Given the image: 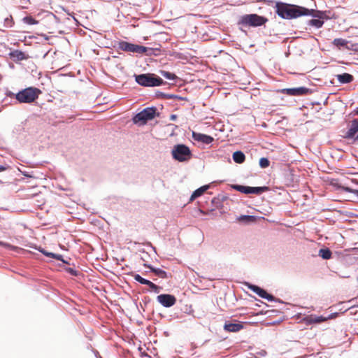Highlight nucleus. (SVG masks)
<instances>
[{
	"label": "nucleus",
	"instance_id": "f257e3e1",
	"mask_svg": "<svg viewBox=\"0 0 358 358\" xmlns=\"http://www.w3.org/2000/svg\"><path fill=\"white\" fill-rule=\"evenodd\" d=\"M277 14L283 19L296 18L302 15H312L314 10H309L306 8L291 5L282 2H278L275 5Z\"/></svg>",
	"mask_w": 358,
	"mask_h": 358
},
{
	"label": "nucleus",
	"instance_id": "f03ea898",
	"mask_svg": "<svg viewBox=\"0 0 358 358\" xmlns=\"http://www.w3.org/2000/svg\"><path fill=\"white\" fill-rule=\"evenodd\" d=\"M172 157L179 162H187L192 157V153L184 144L175 145L171 150Z\"/></svg>",
	"mask_w": 358,
	"mask_h": 358
},
{
	"label": "nucleus",
	"instance_id": "7ed1b4c3",
	"mask_svg": "<svg viewBox=\"0 0 358 358\" xmlns=\"http://www.w3.org/2000/svg\"><path fill=\"white\" fill-rule=\"evenodd\" d=\"M41 93V90L36 87H27L15 94V99L20 103H30L38 99Z\"/></svg>",
	"mask_w": 358,
	"mask_h": 358
},
{
	"label": "nucleus",
	"instance_id": "20e7f679",
	"mask_svg": "<svg viewBox=\"0 0 358 358\" xmlns=\"http://www.w3.org/2000/svg\"><path fill=\"white\" fill-rule=\"evenodd\" d=\"M159 114L155 107H148L137 113L133 117V122L140 126L145 124L148 121L153 120Z\"/></svg>",
	"mask_w": 358,
	"mask_h": 358
},
{
	"label": "nucleus",
	"instance_id": "39448f33",
	"mask_svg": "<svg viewBox=\"0 0 358 358\" xmlns=\"http://www.w3.org/2000/svg\"><path fill=\"white\" fill-rule=\"evenodd\" d=\"M136 82L143 87L159 86L163 83V80L155 74L143 73L135 75Z\"/></svg>",
	"mask_w": 358,
	"mask_h": 358
},
{
	"label": "nucleus",
	"instance_id": "423d86ee",
	"mask_svg": "<svg viewBox=\"0 0 358 358\" xmlns=\"http://www.w3.org/2000/svg\"><path fill=\"white\" fill-rule=\"evenodd\" d=\"M267 18L257 14H247L241 17L240 24L245 26L259 27L264 24Z\"/></svg>",
	"mask_w": 358,
	"mask_h": 358
},
{
	"label": "nucleus",
	"instance_id": "0eeeda50",
	"mask_svg": "<svg viewBox=\"0 0 358 358\" xmlns=\"http://www.w3.org/2000/svg\"><path fill=\"white\" fill-rule=\"evenodd\" d=\"M117 48L120 50L124 52L137 54H143L145 53L148 50H150V49L148 48L134 43H130L124 41H120L118 43Z\"/></svg>",
	"mask_w": 358,
	"mask_h": 358
},
{
	"label": "nucleus",
	"instance_id": "6e6552de",
	"mask_svg": "<svg viewBox=\"0 0 358 358\" xmlns=\"http://www.w3.org/2000/svg\"><path fill=\"white\" fill-rule=\"evenodd\" d=\"M231 187L234 189H236L241 193L245 194H261L267 190L268 187H249V186H243L241 185H233Z\"/></svg>",
	"mask_w": 358,
	"mask_h": 358
},
{
	"label": "nucleus",
	"instance_id": "1a4fd4ad",
	"mask_svg": "<svg viewBox=\"0 0 358 358\" xmlns=\"http://www.w3.org/2000/svg\"><path fill=\"white\" fill-rule=\"evenodd\" d=\"M246 285L251 291L257 294L259 296L262 297V299H266L268 301H274V296L267 293L266 290L263 289L262 288L250 283H246Z\"/></svg>",
	"mask_w": 358,
	"mask_h": 358
},
{
	"label": "nucleus",
	"instance_id": "9d476101",
	"mask_svg": "<svg viewBox=\"0 0 358 358\" xmlns=\"http://www.w3.org/2000/svg\"><path fill=\"white\" fill-rule=\"evenodd\" d=\"M157 300L160 304L166 308L173 306L176 302V297L173 295L168 294L158 295Z\"/></svg>",
	"mask_w": 358,
	"mask_h": 358
},
{
	"label": "nucleus",
	"instance_id": "9b49d317",
	"mask_svg": "<svg viewBox=\"0 0 358 358\" xmlns=\"http://www.w3.org/2000/svg\"><path fill=\"white\" fill-rule=\"evenodd\" d=\"M333 44L338 48L343 47L349 50L358 51L357 43H351L343 38H335L333 41Z\"/></svg>",
	"mask_w": 358,
	"mask_h": 358
},
{
	"label": "nucleus",
	"instance_id": "f8f14e48",
	"mask_svg": "<svg viewBox=\"0 0 358 358\" xmlns=\"http://www.w3.org/2000/svg\"><path fill=\"white\" fill-rule=\"evenodd\" d=\"M282 94H286L289 96H301L306 94L309 92V89L305 87H299L295 88H285L280 91Z\"/></svg>",
	"mask_w": 358,
	"mask_h": 358
},
{
	"label": "nucleus",
	"instance_id": "ddd939ff",
	"mask_svg": "<svg viewBox=\"0 0 358 358\" xmlns=\"http://www.w3.org/2000/svg\"><path fill=\"white\" fill-rule=\"evenodd\" d=\"M337 316V313H332L328 316H317L315 315H310L306 317V321L309 324L321 323L329 319H334Z\"/></svg>",
	"mask_w": 358,
	"mask_h": 358
},
{
	"label": "nucleus",
	"instance_id": "4468645a",
	"mask_svg": "<svg viewBox=\"0 0 358 358\" xmlns=\"http://www.w3.org/2000/svg\"><path fill=\"white\" fill-rule=\"evenodd\" d=\"M192 137L194 141L201 142L206 145H208L213 141V138L212 136L201 133L193 132Z\"/></svg>",
	"mask_w": 358,
	"mask_h": 358
},
{
	"label": "nucleus",
	"instance_id": "2eb2a0df",
	"mask_svg": "<svg viewBox=\"0 0 358 358\" xmlns=\"http://www.w3.org/2000/svg\"><path fill=\"white\" fill-rule=\"evenodd\" d=\"M134 278L135 280H136L141 284L148 285L150 287V289H152L154 292L157 293L159 292V287L157 285H156L151 281L142 278L139 274L134 275Z\"/></svg>",
	"mask_w": 358,
	"mask_h": 358
},
{
	"label": "nucleus",
	"instance_id": "dca6fc26",
	"mask_svg": "<svg viewBox=\"0 0 358 358\" xmlns=\"http://www.w3.org/2000/svg\"><path fill=\"white\" fill-rule=\"evenodd\" d=\"M315 13V11L313 13H312L311 15L315 17H318L319 19L310 20L308 22V24L311 25L313 27H315L316 28H320L322 27V25L324 24V21L320 20V18L322 16V13H321L320 11H317L316 13Z\"/></svg>",
	"mask_w": 358,
	"mask_h": 358
},
{
	"label": "nucleus",
	"instance_id": "f3484780",
	"mask_svg": "<svg viewBox=\"0 0 358 358\" xmlns=\"http://www.w3.org/2000/svg\"><path fill=\"white\" fill-rule=\"evenodd\" d=\"M243 329L242 322L229 323L226 322L224 326V329L229 332H238Z\"/></svg>",
	"mask_w": 358,
	"mask_h": 358
},
{
	"label": "nucleus",
	"instance_id": "a211bd4d",
	"mask_svg": "<svg viewBox=\"0 0 358 358\" xmlns=\"http://www.w3.org/2000/svg\"><path fill=\"white\" fill-rule=\"evenodd\" d=\"M9 55L14 62L27 59L29 57L24 52L17 50L10 52Z\"/></svg>",
	"mask_w": 358,
	"mask_h": 358
},
{
	"label": "nucleus",
	"instance_id": "6ab92c4d",
	"mask_svg": "<svg viewBox=\"0 0 358 358\" xmlns=\"http://www.w3.org/2000/svg\"><path fill=\"white\" fill-rule=\"evenodd\" d=\"M358 132V119L352 121L350 127L346 133V137L352 138Z\"/></svg>",
	"mask_w": 358,
	"mask_h": 358
},
{
	"label": "nucleus",
	"instance_id": "aec40b11",
	"mask_svg": "<svg viewBox=\"0 0 358 358\" xmlns=\"http://www.w3.org/2000/svg\"><path fill=\"white\" fill-rule=\"evenodd\" d=\"M337 80L341 83H350L353 80V76L349 73H344L336 76Z\"/></svg>",
	"mask_w": 358,
	"mask_h": 358
},
{
	"label": "nucleus",
	"instance_id": "412c9836",
	"mask_svg": "<svg viewBox=\"0 0 358 358\" xmlns=\"http://www.w3.org/2000/svg\"><path fill=\"white\" fill-rule=\"evenodd\" d=\"M208 185H204L195 190L190 197V201H192L195 199L201 196L208 189Z\"/></svg>",
	"mask_w": 358,
	"mask_h": 358
},
{
	"label": "nucleus",
	"instance_id": "4be33fe9",
	"mask_svg": "<svg viewBox=\"0 0 358 358\" xmlns=\"http://www.w3.org/2000/svg\"><path fill=\"white\" fill-rule=\"evenodd\" d=\"M233 159L236 163L242 164L245 162V156L241 151H236L233 153Z\"/></svg>",
	"mask_w": 358,
	"mask_h": 358
},
{
	"label": "nucleus",
	"instance_id": "5701e85b",
	"mask_svg": "<svg viewBox=\"0 0 358 358\" xmlns=\"http://www.w3.org/2000/svg\"><path fill=\"white\" fill-rule=\"evenodd\" d=\"M318 255L323 259H329L331 257V252L329 248H322L319 250Z\"/></svg>",
	"mask_w": 358,
	"mask_h": 358
},
{
	"label": "nucleus",
	"instance_id": "b1692460",
	"mask_svg": "<svg viewBox=\"0 0 358 358\" xmlns=\"http://www.w3.org/2000/svg\"><path fill=\"white\" fill-rule=\"evenodd\" d=\"M150 270L157 276L162 278H166L167 277L166 272L161 268H153L150 266H148Z\"/></svg>",
	"mask_w": 358,
	"mask_h": 358
},
{
	"label": "nucleus",
	"instance_id": "393cba45",
	"mask_svg": "<svg viewBox=\"0 0 358 358\" xmlns=\"http://www.w3.org/2000/svg\"><path fill=\"white\" fill-rule=\"evenodd\" d=\"M161 75L168 79V80H173L176 78V76L174 74V73H172L171 72H169V71H161Z\"/></svg>",
	"mask_w": 358,
	"mask_h": 358
},
{
	"label": "nucleus",
	"instance_id": "a878e982",
	"mask_svg": "<svg viewBox=\"0 0 358 358\" xmlns=\"http://www.w3.org/2000/svg\"><path fill=\"white\" fill-rule=\"evenodd\" d=\"M270 165L269 160L266 157H262L259 159V166L262 169H266Z\"/></svg>",
	"mask_w": 358,
	"mask_h": 358
},
{
	"label": "nucleus",
	"instance_id": "bb28decb",
	"mask_svg": "<svg viewBox=\"0 0 358 358\" xmlns=\"http://www.w3.org/2000/svg\"><path fill=\"white\" fill-rule=\"evenodd\" d=\"M23 22L27 24H36L38 22L31 16H26L23 18Z\"/></svg>",
	"mask_w": 358,
	"mask_h": 358
},
{
	"label": "nucleus",
	"instance_id": "cd10ccee",
	"mask_svg": "<svg viewBox=\"0 0 358 358\" xmlns=\"http://www.w3.org/2000/svg\"><path fill=\"white\" fill-rule=\"evenodd\" d=\"M41 252L47 257H53L57 260H62V256L61 255H57L52 252H47L43 250H41Z\"/></svg>",
	"mask_w": 358,
	"mask_h": 358
},
{
	"label": "nucleus",
	"instance_id": "c85d7f7f",
	"mask_svg": "<svg viewBox=\"0 0 358 358\" xmlns=\"http://www.w3.org/2000/svg\"><path fill=\"white\" fill-rule=\"evenodd\" d=\"M255 220V217L251 215H241L239 218V220L247 222L254 221Z\"/></svg>",
	"mask_w": 358,
	"mask_h": 358
},
{
	"label": "nucleus",
	"instance_id": "c756f323",
	"mask_svg": "<svg viewBox=\"0 0 358 358\" xmlns=\"http://www.w3.org/2000/svg\"><path fill=\"white\" fill-rule=\"evenodd\" d=\"M343 189L345 192L353 193L358 197V190L357 189H353L348 187H343Z\"/></svg>",
	"mask_w": 358,
	"mask_h": 358
},
{
	"label": "nucleus",
	"instance_id": "7c9ffc66",
	"mask_svg": "<svg viewBox=\"0 0 358 358\" xmlns=\"http://www.w3.org/2000/svg\"><path fill=\"white\" fill-rule=\"evenodd\" d=\"M67 272L69 273L71 275H74V276H77L79 274V271H76L72 268H68L66 269Z\"/></svg>",
	"mask_w": 358,
	"mask_h": 358
},
{
	"label": "nucleus",
	"instance_id": "2f4dec72",
	"mask_svg": "<svg viewBox=\"0 0 358 358\" xmlns=\"http://www.w3.org/2000/svg\"><path fill=\"white\" fill-rule=\"evenodd\" d=\"M0 245L3 246V247H5V248H10V249H13L14 248V247L10 245V244H8L7 243L2 242V241H0Z\"/></svg>",
	"mask_w": 358,
	"mask_h": 358
},
{
	"label": "nucleus",
	"instance_id": "473e14b6",
	"mask_svg": "<svg viewBox=\"0 0 358 358\" xmlns=\"http://www.w3.org/2000/svg\"><path fill=\"white\" fill-rule=\"evenodd\" d=\"M5 24L7 27H11L12 26V19L9 17H6L5 19Z\"/></svg>",
	"mask_w": 358,
	"mask_h": 358
},
{
	"label": "nucleus",
	"instance_id": "72a5a7b5",
	"mask_svg": "<svg viewBox=\"0 0 358 358\" xmlns=\"http://www.w3.org/2000/svg\"><path fill=\"white\" fill-rule=\"evenodd\" d=\"M8 169V166L0 165V172L4 171Z\"/></svg>",
	"mask_w": 358,
	"mask_h": 358
},
{
	"label": "nucleus",
	"instance_id": "f704fd0d",
	"mask_svg": "<svg viewBox=\"0 0 358 358\" xmlns=\"http://www.w3.org/2000/svg\"><path fill=\"white\" fill-rule=\"evenodd\" d=\"M7 96H8L10 97L13 96H15V94L14 93L11 92H9L7 93Z\"/></svg>",
	"mask_w": 358,
	"mask_h": 358
},
{
	"label": "nucleus",
	"instance_id": "c9c22d12",
	"mask_svg": "<svg viewBox=\"0 0 358 358\" xmlns=\"http://www.w3.org/2000/svg\"><path fill=\"white\" fill-rule=\"evenodd\" d=\"M176 115H171V117H170V119L171 120H175L176 119Z\"/></svg>",
	"mask_w": 358,
	"mask_h": 358
},
{
	"label": "nucleus",
	"instance_id": "e433bc0d",
	"mask_svg": "<svg viewBox=\"0 0 358 358\" xmlns=\"http://www.w3.org/2000/svg\"><path fill=\"white\" fill-rule=\"evenodd\" d=\"M266 352L264 350H262L261 352H259V355H261L262 356H264L266 355Z\"/></svg>",
	"mask_w": 358,
	"mask_h": 358
},
{
	"label": "nucleus",
	"instance_id": "4c0bfd02",
	"mask_svg": "<svg viewBox=\"0 0 358 358\" xmlns=\"http://www.w3.org/2000/svg\"><path fill=\"white\" fill-rule=\"evenodd\" d=\"M357 113H358V108H357Z\"/></svg>",
	"mask_w": 358,
	"mask_h": 358
}]
</instances>
